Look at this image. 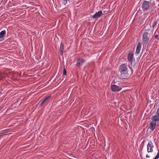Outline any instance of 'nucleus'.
I'll use <instances>...</instances> for the list:
<instances>
[{
    "label": "nucleus",
    "mask_w": 159,
    "mask_h": 159,
    "mask_svg": "<svg viewBox=\"0 0 159 159\" xmlns=\"http://www.w3.org/2000/svg\"><path fill=\"white\" fill-rule=\"evenodd\" d=\"M64 1V6H63L62 7V8H65V6L66 5V4L68 2H69V0H63Z\"/></svg>",
    "instance_id": "nucleus-15"
},
{
    "label": "nucleus",
    "mask_w": 159,
    "mask_h": 159,
    "mask_svg": "<svg viewBox=\"0 0 159 159\" xmlns=\"http://www.w3.org/2000/svg\"><path fill=\"white\" fill-rule=\"evenodd\" d=\"M64 50V46L63 43H61L60 45V54L61 55H62L63 54V51Z\"/></svg>",
    "instance_id": "nucleus-13"
},
{
    "label": "nucleus",
    "mask_w": 159,
    "mask_h": 159,
    "mask_svg": "<svg viewBox=\"0 0 159 159\" xmlns=\"http://www.w3.org/2000/svg\"><path fill=\"white\" fill-rule=\"evenodd\" d=\"M133 55L130 52L128 54V59L129 61L131 62L133 59Z\"/></svg>",
    "instance_id": "nucleus-14"
},
{
    "label": "nucleus",
    "mask_w": 159,
    "mask_h": 159,
    "mask_svg": "<svg viewBox=\"0 0 159 159\" xmlns=\"http://www.w3.org/2000/svg\"><path fill=\"white\" fill-rule=\"evenodd\" d=\"M63 74L65 75H67L66 71L65 68H64L63 69Z\"/></svg>",
    "instance_id": "nucleus-17"
},
{
    "label": "nucleus",
    "mask_w": 159,
    "mask_h": 159,
    "mask_svg": "<svg viewBox=\"0 0 159 159\" xmlns=\"http://www.w3.org/2000/svg\"><path fill=\"white\" fill-rule=\"evenodd\" d=\"M157 23V22L156 21H154L152 25V27L153 28H154V27L155 26V25H156Z\"/></svg>",
    "instance_id": "nucleus-18"
},
{
    "label": "nucleus",
    "mask_w": 159,
    "mask_h": 159,
    "mask_svg": "<svg viewBox=\"0 0 159 159\" xmlns=\"http://www.w3.org/2000/svg\"><path fill=\"white\" fill-rule=\"evenodd\" d=\"M142 7L143 11H148L150 8L149 2L146 1H144L142 3Z\"/></svg>",
    "instance_id": "nucleus-3"
},
{
    "label": "nucleus",
    "mask_w": 159,
    "mask_h": 159,
    "mask_svg": "<svg viewBox=\"0 0 159 159\" xmlns=\"http://www.w3.org/2000/svg\"><path fill=\"white\" fill-rule=\"evenodd\" d=\"M156 125V122L152 120L151 122L150 125V129L151 130H153L155 128Z\"/></svg>",
    "instance_id": "nucleus-11"
},
{
    "label": "nucleus",
    "mask_w": 159,
    "mask_h": 159,
    "mask_svg": "<svg viewBox=\"0 0 159 159\" xmlns=\"http://www.w3.org/2000/svg\"><path fill=\"white\" fill-rule=\"evenodd\" d=\"M141 48V44L139 43L137 44L136 51L135 52V54L138 55L140 52V51Z\"/></svg>",
    "instance_id": "nucleus-9"
},
{
    "label": "nucleus",
    "mask_w": 159,
    "mask_h": 159,
    "mask_svg": "<svg viewBox=\"0 0 159 159\" xmlns=\"http://www.w3.org/2000/svg\"><path fill=\"white\" fill-rule=\"evenodd\" d=\"M8 132L7 131V130H5L2 131V132L0 133V136L2 135V134H4L5 133H7Z\"/></svg>",
    "instance_id": "nucleus-16"
},
{
    "label": "nucleus",
    "mask_w": 159,
    "mask_h": 159,
    "mask_svg": "<svg viewBox=\"0 0 159 159\" xmlns=\"http://www.w3.org/2000/svg\"><path fill=\"white\" fill-rule=\"evenodd\" d=\"M154 146L153 145L152 142L150 141L147 146V151L148 153L152 152H153V148Z\"/></svg>",
    "instance_id": "nucleus-4"
},
{
    "label": "nucleus",
    "mask_w": 159,
    "mask_h": 159,
    "mask_svg": "<svg viewBox=\"0 0 159 159\" xmlns=\"http://www.w3.org/2000/svg\"><path fill=\"white\" fill-rule=\"evenodd\" d=\"M157 114L159 115V108L157 109Z\"/></svg>",
    "instance_id": "nucleus-19"
},
{
    "label": "nucleus",
    "mask_w": 159,
    "mask_h": 159,
    "mask_svg": "<svg viewBox=\"0 0 159 159\" xmlns=\"http://www.w3.org/2000/svg\"><path fill=\"white\" fill-rule=\"evenodd\" d=\"M119 73L118 74V76L120 79H124L127 76L128 72V68L127 65L123 64H121L119 66L118 69Z\"/></svg>",
    "instance_id": "nucleus-1"
},
{
    "label": "nucleus",
    "mask_w": 159,
    "mask_h": 159,
    "mask_svg": "<svg viewBox=\"0 0 159 159\" xmlns=\"http://www.w3.org/2000/svg\"><path fill=\"white\" fill-rule=\"evenodd\" d=\"M111 91L113 92L119 91L122 89L121 87L116 85H113L111 86Z\"/></svg>",
    "instance_id": "nucleus-6"
},
{
    "label": "nucleus",
    "mask_w": 159,
    "mask_h": 159,
    "mask_svg": "<svg viewBox=\"0 0 159 159\" xmlns=\"http://www.w3.org/2000/svg\"><path fill=\"white\" fill-rule=\"evenodd\" d=\"M150 36V34L147 32H145L143 34V41L144 45H147L148 44Z\"/></svg>",
    "instance_id": "nucleus-2"
},
{
    "label": "nucleus",
    "mask_w": 159,
    "mask_h": 159,
    "mask_svg": "<svg viewBox=\"0 0 159 159\" xmlns=\"http://www.w3.org/2000/svg\"><path fill=\"white\" fill-rule=\"evenodd\" d=\"M152 120L156 122L159 121V115L156 114V115L153 116L152 117Z\"/></svg>",
    "instance_id": "nucleus-10"
},
{
    "label": "nucleus",
    "mask_w": 159,
    "mask_h": 159,
    "mask_svg": "<svg viewBox=\"0 0 159 159\" xmlns=\"http://www.w3.org/2000/svg\"><path fill=\"white\" fill-rule=\"evenodd\" d=\"M146 157L149 158V157H150V156H148V154H147L146 155Z\"/></svg>",
    "instance_id": "nucleus-20"
},
{
    "label": "nucleus",
    "mask_w": 159,
    "mask_h": 159,
    "mask_svg": "<svg viewBox=\"0 0 159 159\" xmlns=\"http://www.w3.org/2000/svg\"><path fill=\"white\" fill-rule=\"evenodd\" d=\"M85 62V60L83 58H79L77 59L76 66L78 67H80L82 66Z\"/></svg>",
    "instance_id": "nucleus-5"
},
{
    "label": "nucleus",
    "mask_w": 159,
    "mask_h": 159,
    "mask_svg": "<svg viewBox=\"0 0 159 159\" xmlns=\"http://www.w3.org/2000/svg\"><path fill=\"white\" fill-rule=\"evenodd\" d=\"M51 97V96H47L45 98H44L43 100L40 101L39 102V106L40 107H41L47 100L49 98Z\"/></svg>",
    "instance_id": "nucleus-12"
},
{
    "label": "nucleus",
    "mask_w": 159,
    "mask_h": 159,
    "mask_svg": "<svg viewBox=\"0 0 159 159\" xmlns=\"http://www.w3.org/2000/svg\"><path fill=\"white\" fill-rule=\"evenodd\" d=\"M102 12L101 11L96 12L95 14L93 16L92 18L93 19L98 18L101 17L102 15Z\"/></svg>",
    "instance_id": "nucleus-7"
},
{
    "label": "nucleus",
    "mask_w": 159,
    "mask_h": 159,
    "mask_svg": "<svg viewBox=\"0 0 159 159\" xmlns=\"http://www.w3.org/2000/svg\"><path fill=\"white\" fill-rule=\"evenodd\" d=\"M6 34L5 30H2L0 32V41L4 40L3 38L5 37Z\"/></svg>",
    "instance_id": "nucleus-8"
}]
</instances>
